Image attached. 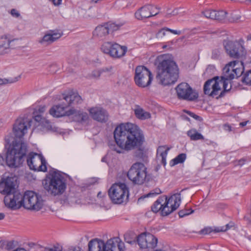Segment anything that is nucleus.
I'll list each match as a JSON object with an SVG mask.
<instances>
[{
	"instance_id": "nucleus-39",
	"label": "nucleus",
	"mask_w": 251,
	"mask_h": 251,
	"mask_svg": "<svg viewBox=\"0 0 251 251\" xmlns=\"http://www.w3.org/2000/svg\"><path fill=\"white\" fill-rule=\"evenodd\" d=\"M100 70L102 75L104 74V76H110L113 74V68L111 66L104 67Z\"/></svg>"
},
{
	"instance_id": "nucleus-1",
	"label": "nucleus",
	"mask_w": 251,
	"mask_h": 251,
	"mask_svg": "<svg viewBox=\"0 0 251 251\" xmlns=\"http://www.w3.org/2000/svg\"><path fill=\"white\" fill-rule=\"evenodd\" d=\"M32 120L27 117H19L13 126L15 138L11 133L8 134L4 138L5 148L7 149L6 163L10 167H18L24 161L26 153L27 146L22 139L31 126Z\"/></svg>"
},
{
	"instance_id": "nucleus-42",
	"label": "nucleus",
	"mask_w": 251,
	"mask_h": 251,
	"mask_svg": "<svg viewBox=\"0 0 251 251\" xmlns=\"http://www.w3.org/2000/svg\"><path fill=\"white\" fill-rule=\"evenodd\" d=\"M149 10L151 13V17L154 16L159 13V9L155 6L149 5Z\"/></svg>"
},
{
	"instance_id": "nucleus-26",
	"label": "nucleus",
	"mask_w": 251,
	"mask_h": 251,
	"mask_svg": "<svg viewBox=\"0 0 251 251\" xmlns=\"http://www.w3.org/2000/svg\"><path fill=\"white\" fill-rule=\"evenodd\" d=\"M109 33V28L105 24L97 26L93 31V35L98 38H103Z\"/></svg>"
},
{
	"instance_id": "nucleus-46",
	"label": "nucleus",
	"mask_w": 251,
	"mask_h": 251,
	"mask_svg": "<svg viewBox=\"0 0 251 251\" xmlns=\"http://www.w3.org/2000/svg\"><path fill=\"white\" fill-rule=\"evenodd\" d=\"M161 193V190L159 189H155L152 191H151L150 193L147 195V197H152L154 196H156V195L159 194Z\"/></svg>"
},
{
	"instance_id": "nucleus-25",
	"label": "nucleus",
	"mask_w": 251,
	"mask_h": 251,
	"mask_svg": "<svg viewBox=\"0 0 251 251\" xmlns=\"http://www.w3.org/2000/svg\"><path fill=\"white\" fill-rule=\"evenodd\" d=\"M62 34L59 32H51L45 34L39 43L43 44L44 43L50 44L60 38Z\"/></svg>"
},
{
	"instance_id": "nucleus-41",
	"label": "nucleus",
	"mask_w": 251,
	"mask_h": 251,
	"mask_svg": "<svg viewBox=\"0 0 251 251\" xmlns=\"http://www.w3.org/2000/svg\"><path fill=\"white\" fill-rule=\"evenodd\" d=\"M193 212V210L190 209H183L179 211L178 212V215L179 217L182 218L186 216L189 215Z\"/></svg>"
},
{
	"instance_id": "nucleus-55",
	"label": "nucleus",
	"mask_w": 251,
	"mask_h": 251,
	"mask_svg": "<svg viewBox=\"0 0 251 251\" xmlns=\"http://www.w3.org/2000/svg\"><path fill=\"white\" fill-rule=\"evenodd\" d=\"M247 122H241L240 123V126L242 127H243L244 126H245L247 124Z\"/></svg>"
},
{
	"instance_id": "nucleus-56",
	"label": "nucleus",
	"mask_w": 251,
	"mask_h": 251,
	"mask_svg": "<svg viewBox=\"0 0 251 251\" xmlns=\"http://www.w3.org/2000/svg\"><path fill=\"white\" fill-rule=\"evenodd\" d=\"M5 217V215L3 213H0V220L3 219Z\"/></svg>"
},
{
	"instance_id": "nucleus-21",
	"label": "nucleus",
	"mask_w": 251,
	"mask_h": 251,
	"mask_svg": "<svg viewBox=\"0 0 251 251\" xmlns=\"http://www.w3.org/2000/svg\"><path fill=\"white\" fill-rule=\"evenodd\" d=\"M105 251H122L124 243L118 238L110 239L105 243Z\"/></svg>"
},
{
	"instance_id": "nucleus-45",
	"label": "nucleus",
	"mask_w": 251,
	"mask_h": 251,
	"mask_svg": "<svg viewBox=\"0 0 251 251\" xmlns=\"http://www.w3.org/2000/svg\"><path fill=\"white\" fill-rule=\"evenodd\" d=\"M15 81L16 80H13V79H8L6 78H0V85H4L8 83H12Z\"/></svg>"
},
{
	"instance_id": "nucleus-7",
	"label": "nucleus",
	"mask_w": 251,
	"mask_h": 251,
	"mask_svg": "<svg viewBox=\"0 0 251 251\" xmlns=\"http://www.w3.org/2000/svg\"><path fill=\"white\" fill-rule=\"evenodd\" d=\"M45 188L53 196L62 194L66 189V182L65 178L60 174L54 173L51 176L48 186Z\"/></svg>"
},
{
	"instance_id": "nucleus-51",
	"label": "nucleus",
	"mask_w": 251,
	"mask_h": 251,
	"mask_svg": "<svg viewBox=\"0 0 251 251\" xmlns=\"http://www.w3.org/2000/svg\"><path fill=\"white\" fill-rule=\"evenodd\" d=\"M211 232V230L209 228H205L201 231V233L202 234H207Z\"/></svg>"
},
{
	"instance_id": "nucleus-59",
	"label": "nucleus",
	"mask_w": 251,
	"mask_h": 251,
	"mask_svg": "<svg viewBox=\"0 0 251 251\" xmlns=\"http://www.w3.org/2000/svg\"><path fill=\"white\" fill-rule=\"evenodd\" d=\"M226 228L224 229H221V230L222 231H226V230H227L228 228H229V226H228V224H227L226 225Z\"/></svg>"
},
{
	"instance_id": "nucleus-23",
	"label": "nucleus",
	"mask_w": 251,
	"mask_h": 251,
	"mask_svg": "<svg viewBox=\"0 0 251 251\" xmlns=\"http://www.w3.org/2000/svg\"><path fill=\"white\" fill-rule=\"evenodd\" d=\"M89 251H105V243L97 238L91 240L88 243Z\"/></svg>"
},
{
	"instance_id": "nucleus-32",
	"label": "nucleus",
	"mask_w": 251,
	"mask_h": 251,
	"mask_svg": "<svg viewBox=\"0 0 251 251\" xmlns=\"http://www.w3.org/2000/svg\"><path fill=\"white\" fill-rule=\"evenodd\" d=\"M187 135L189 137L191 140L197 141L199 140H203V136L198 132L196 129L192 128L187 132Z\"/></svg>"
},
{
	"instance_id": "nucleus-2",
	"label": "nucleus",
	"mask_w": 251,
	"mask_h": 251,
	"mask_svg": "<svg viewBox=\"0 0 251 251\" xmlns=\"http://www.w3.org/2000/svg\"><path fill=\"white\" fill-rule=\"evenodd\" d=\"M115 143H109L112 151L123 153L124 151H130L140 146L144 140L142 131L136 125L131 123L121 124L114 131Z\"/></svg>"
},
{
	"instance_id": "nucleus-36",
	"label": "nucleus",
	"mask_w": 251,
	"mask_h": 251,
	"mask_svg": "<svg viewBox=\"0 0 251 251\" xmlns=\"http://www.w3.org/2000/svg\"><path fill=\"white\" fill-rule=\"evenodd\" d=\"M215 18L214 20L222 21L226 17L227 13L224 10L216 11L215 10Z\"/></svg>"
},
{
	"instance_id": "nucleus-11",
	"label": "nucleus",
	"mask_w": 251,
	"mask_h": 251,
	"mask_svg": "<svg viewBox=\"0 0 251 251\" xmlns=\"http://www.w3.org/2000/svg\"><path fill=\"white\" fill-rule=\"evenodd\" d=\"M26 161L31 170L44 172L47 171L46 160L41 154L35 152L29 153L27 155Z\"/></svg>"
},
{
	"instance_id": "nucleus-9",
	"label": "nucleus",
	"mask_w": 251,
	"mask_h": 251,
	"mask_svg": "<svg viewBox=\"0 0 251 251\" xmlns=\"http://www.w3.org/2000/svg\"><path fill=\"white\" fill-rule=\"evenodd\" d=\"M151 72L144 66H138L135 69L134 81L139 87L145 88L149 86L152 80Z\"/></svg>"
},
{
	"instance_id": "nucleus-31",
	"label": "nucleus",
	"mask_w": 251,
	"mask_h": 251,
	"mask_svg": "<svg viewBox=\"0 0 251 251\" xmlns=\"http://www.w3.org/2000/svg\"><path fill=\"white\" fill-rule=\"evenodd\" d=\"M134 113L138 119L142 120L148 119L151 117V114L149 112L145 111L139 106L137 107L135 109Z\"/></svg>"
},
{
	"instance_id": "nucleus-35",
	"label": "nucleus",
	"mask_w": 251,
	"mask_h": 251,
	"mask_svg": "<svg viewBox=\"0 0 251 251\" xmlns=\"http://www.w3.org/2000/svg\"><path fill=\"white\" fill-rule=\"evenodd\" d=\"M169 31L174 34L180 35L181 31L171 29L168 28H163L158 31L157 35L159 37H162L165 35V31Z\"/></svg>"
},
{
	"instance_id": "nucleus-47",
	"label": "nucleus",
	"mask_w": 251,
	"mask_h": 251,
	"mask_svg": "<svg viewBox=\"0 0 251 251\" xmlns=\"http://www.w3.org/2000/svg\"><path fill=\"white\" fill-rule=\"evenodd\" d=\"M101 75L100 70H95L92 73V76L95 78H99Z\"/></svg>"
},
{
	"instance_id": "nucleus-50",
	"label": "nucleus",
	"mask_w": 251,
	"mask_h": 251,
	"mask_svg": "<svg viewBox=\"0 0 251 251\" xmlns=\"http://www.w3.org/2000/svg\"><path fill=\"white\" fill-rule=\"evenodd\" d=\"M80 113H81V112L80 111L76 112L74 109V114H72V115H74V120L77 122V119H81Z\"/></svg>"
},
{
	"instance_id": "nucleus-54",
	"label": "nucleus",
	"mask_w": 251,
	"mask_h": 251,
	"mask_svg": "<svg viewBox=\"0 0 251 251\" xmlns=\"http://www.w3.org/2000/svg\"><path fill=\"white\" fill-rule=\"evenodd\" d=\"M4 162L5 161L3 157L0 155V166H3Z\"/></svg>"
},
{
	"instance_id": "nucleus-15",
	"label": "nucleus",
	"mask_w": 251,
	"mask_h": 251,
	"mask_svg": "<svg viewBox=\"0 0 251 251\" xmlns=\"http://www.w3.org/2000/svg\"><path fill=\"white\" fill-rule=\"evenodd\" d=\"M137 243L141 249L151 250L157 244L158 239L153 235L149 233H143L137 237Z\"/></svg>"
},
{
	"instance_id": "nucleus-61",
	"label": "nucleus",
	"mask_w": 251,
	"mask_h": 251,
	"mask_svg": "<svg viewBox=\"0 0 251 251\" xmlns=\"http://www.w3.org/2000/svg\"><path fill=\"white\" fill-rule=\"evenodd\" d=\"M13 244V242H9L7 244V247H8L9 249L11 248V246Z\"/></svg>"
},
{
	"instance_id": "nucleus-40",
	"label": "nucleus",
	"mask_w": 251,
	"mask_h": 251,
	"mask_svg": "<svg viewBox=\"0 0 251 251\" xmlns=\"http://www.w3.org/2000/svg\"><path fill=\"white\" fill-rule=\"evenodd\" d=\"M203 15L207 18L214 19L215 18V10L207 9L202 12Z\"/></svg>"
},
{
	"instance_id": "nucleus-22",
	"label": "nucleus",
	"mask_w": 251,
	"mask_h": 251,
	"mask_svg": "<svg viewBox=\"0 0 251 251\" xmlns=\"http://www.w3.org/2000/svg\"><path fill=\"white\" fill-rule=\"evenodd\" d=\"M9 34H5L0 37V53H7L10 48V44L13 41Z\"/></svg>"
},
{
	"instance_id": "nucleus-44",
	"label": "nucleus",
	"mask_w": 251,
	"mask_h": 251,
	"mask_svg": "<svg viewBox=\"0 0 251 251\" xmlns=\"http://www.w3.org/2000/svg\"><path fill=\"white\" fill-rule=\"evenodd\" d=\"M81 119H77V122H84L87 121L89 118L88 115L86 112L80 113Z\"/></svg>"
},
{
	"instance_id": "nucleus-10",
	"label": "nucleus",
	"mask_w": 251,
	"mask_h": 251,
	"mask_svg": "<svg viewBox=\"0 0 251 251\" xmlns=\"http://www.w3.org/2000/svg\"><path fill=\"white\" fill-rule=\"evenodd\" d=\"M244 67L242 61H233L228 63L223 69L224 78L233 79L238 78L243 73Z\"/></svg>"
},
{
	"instance_id": "nucleus-38",
	"label": "nucleus",
	"mask_w": 251,
	"mask_h": 251,
	"mask_svg": "<svg viewBox=\"0 0 251 251\" xmlns=\"http://www.w3.org/2000/svg\"><path fill=\"white\" fill-rule=\"evenodd\" d=\"M106 24L108 28H109V32L116 31L123 25L122 24H116L114 23H106Z\"/></svg>"
},
{
	"instance_id": "nucleus-43",
	"label": "nucleus",
	"mask_w": 251,
	"mask_h": 251,
	"mask_svg": "<svg viewBox=\"0 0 251 251\" xmlns=\"http://www.w3.org/2000/svg\"><path fill=\"white\" fill-rule=\"evenodd\" d=\"M221 55V51L219 49H215L212 51L211 58L213 59H218Z\"/></svg>"
},
{
	"instance_id": "nucleus-49",
	"label": "nucleus",
	"mask_w": 251,
	"mask_h": 251,
	"mask_svg": "<svg viewBox=\"0 0 251 251\" xmlns=\"http://www.w3.org/2000/svg\"><path fill=\"white\" fill-rule=\"evenodd\" d=\"M10 13L13 17L15 18H18L20 16L19 12L15 9H11Z\"/></svg>"
},
{
	"instance_id": "nucleus-20",
	"label": "nucleus",
	"mask_w": 251,
	"mask_h": 251,
	"mask_svg": "<svg viewBox=\"0 0 251 251\" xmlns=\"http://www.w3.org/2000/svg\"><path fill=\"white\" fill-rule=\"evenodd\" d=\"M33 118L34 120L40 124H43L44 123H49L48 120L42 117V114H43L46 110L47 107L46 105H40L35 107H33Z\"/></svg>"
},
{
	"instance_id": "nucleus-64",
	"label": "nucleus",
	"mask_w": 251,
	"mask_h": 251,
	"mask_svg": "<svg viewBox=\"0 0 251 251\" xmlns=\"http://www.w3.org/2000/svg\"><path fill=\"white\" fill-rule=\"evenodd\" d=\"M93 0L95 1V2H96L98 1V0Z\"/></svg>"
},
{
	"instance_id": "nucleus-60",
	"label": "nucleus",
	"mask_w": 251,
	"mask_h": 251,
	"mask_svg": "<svg viewBox=\"0 0 251 251\" xmlns=\"http://www.w3.org/2000/svg\"><path fill=\"white\" fill-rule=\"evenodd\" d=\"M48 251H60L57 250L56 248H53V249H50Z\"/></svg>"
},
{
	"instance_id": "nucleus-33",
	"label": "nucleus",
	"mask_w": 251,
	"mask_h": 251,
	"mask_svg": "<svg viewBox=\"0 0 251 251\" xmlns=\"http://www.w3.org/2000/svg\"><path fill=\"white\" fill-rule=\"evenodd\" d=\"M216 80H217V82L218 83V86L219 87V93L220 95H222V88L221 86H223L225 91L229 90L230 89V86L229 88H228V81L231 79H226L225 78H224V75L222 76L221 79H219L218 77L216 78Z\"/></svg>"
},
{
	"instance_id": "nucleus-27",
	"label": "nucleus",
	"mask_w": 251,
	"mask_h": 251,
	"mask_svg": "<svg viewBox=\"0 0 251 251\" xmlns=\"http://www.w3.org/2000/svg\"><path fill=\"white\" fill-rule=\"evenodd\" d=\"M135 16L138 20H142L151 17L149 6L146 5L141 7L135 13Z\"/></svg>"
},
{
	"instance_id": "nucleus-52",
	"label": "nucleus",
	"mask_w": 251,
	"mask_h": 251,
	"mask_svg": "<svg viewBox=\"0 0 251 251\" xmlns=\"http://www.w3.org/2000/svg\"><path fill=\"white\" fill-rule=\"evenodd\" d=\"M224 129L226 131H231L232 130L231 126L228 124H225L224 126Z\"/></svg>"
},
{
	"instance_id": "nucleus-29",
	"label": "nucleus",
	"mask_w": 251,
	"mask_h": 251,
	"mask_svg": "<svg viewBox=\"0 0 251 251\" xmlns=\"http://www.w3.org/2000/svg\"><path fill=\"white\" fill-rule=\"evenodd\" d=\"M115 47H116L115 52L112 53V57L115 58H119L124 56L126 52L127 51V48L126 46H122L118 44H115Z\"/></svg>"
},
{
	"instance_id": "nucleus-3",
	"label": "nucleus",
	"mask_w": 251,
	"mask_h": 251,
	"mask_svg": "<svg viewBox=\"0 0 251 251\" xmlns=\"http://www.w3.org/2000/svg\"><path fill=\"white\" fill-rule=\"evenodd\" d=\"M156 79L163 86L175 84L179 77V69L172 55L163 54L157 58Z\"/></svg>"
},
{
	"instance_id": "nucleus-14",
	"label": "nucleus",
	"mask_w": 251,
	"mask_h": 251,
	"mask_svg": "<svg viewBox=\"0 0 251 251\" xmlns=\"http://www.w3.org/2000/svg\"><path fill=\"white\" fill-rule=\"evenodd\" d=\"M176 89L177 97L179 99L194 101L199 97L198 93L185 82L178 84Z\"/></svg>"
},
{
	"instance_id": "nucleus-62",
	"label": "nucleus",
	"mask_w": 251,
	"mask_h": 251,
	"mask_svg": "<svg viewBox=\"0 0 251 251\" xmlns=\"http://www.w3.org/2000/svg\"><path fill=\"white\" fill-rule=\"evenodd\" d=\"M247 40H251V34L248 35L247 36Z\"/></svg>"
},
{
	"instance_id": "nucleus-12",
	"label": "nucleus",
	"mask_w": 251,
	"mask_h": 251,
	"mask_svg": "<svg viewBox=\"0 0 251 251\" xmlns=\"http://www.w3.org/2000/svg\"><path fill=\"white\" fill-rule=\"evenodd\" d=\"M244 41L240 39L238 41H229L225 46L226 52L232 58H240L246 54V50L243 46Z\"/></svg>"
},
{
	"instance_id": "nucleus-8",
	"label": "nucleus",
	"mask_w": 251,
	"mask_h": 251,
	"mask_svg": "<svg viewBox=\"0 0 251 251\" xmlns=\"http://www.w3.org/2000/svg\"><path fill=\"white\" fill-rule=\"evenodd\" d=\"M23 199V206L28 209L39 211L44 205L41 196L32 191L25 192Z\"/></svg>"
},
{
	"instance_id": "nucleus-16",
	"label": "nucleus",
	"mask_w": 251,
	"mask_h": 251,
	"mask_svg": "<svg viewBox=\"0 0 251 251\" xmlns=\"http://www.w3.org/2000/svg\"><path fill=\"white\" fill-rule=\"evenodd\" d=\"M91 117L100 123H105L108 119L107 112L101 107H94L89 110Z\"/></svg>"
},
{
	"instance_id": "nucleus-37",
	"label": "nucleus",
	"mask_w": 251,
	"mask_h": 251,
	"mask_svg": "<svg viewBox=\"0 0 251 251\" xmlns=\"http://www.w3.org/2000/svg\"><path fill=\"white\" fill-rule=\"evenodd\" d=\"M242 81L246 85H251V70L247 72L244 75Z\"/></svg>"
},
{
	"instance_id": "nucleus-4",
	"label": "nucleus",
	"mask_w": 251,
	"mask_h": 251,
	"mask_svg": "<svg viewBox=\"0 0 251 251\" xmlns=\"http://www.w3.org/2000/svg\"><path fill=\"white\" fill-rule=\"evenodd\" d=\"M17 178L7 177L5 181L0 182V193L5 195L4 202L6 206L17 209L23 205V195L16 190Z\"/></svg>"
},
{
	"instance_id": "nucleus-17",
	"label": "nucleus",
	"mask_w": 251,
	"mask_h": 251,
	"mask_svg": "<svg viewBox=\"0 0 251 251\" xmlns=\"http://www.w3.org/2000/svg\"><path fill=\"white\" fill-rule=\"evenodd\" d=\"M67 107L63 104V101L61 104L53 106L49 110L50 115L54 117H61L65 116H70L74 113V109H70L67 110Z\"/></svg>"
},
{
	"instance_id": "nucleus-30",
	"label": "nucleus",
	"mask_w": 251,
	"mask_h": 251,
	"mask_svg": "<svg viewBox=\"0 0 251 251\" xmlns=\"http://www.w3.org/2000/svg\"><path fill=\"white\" fill-rule=\"evenodd\" d=\"M165 201V196H161L153 203L151 206V210L154 213H157L160 211L162 214V207L163 202Z\"/></svg>"
},
{
	"instance_id": "nucleus-18",
	"label": "nucleus",
	"mask_w": 251,
	"mask_h": 251,
	"mask_svg": "<svg viewBox=\"0 0 251 251\" xmlns=\"http://www.w3.org/2000/svg\"><path fill=\"white\" fill-rule=\"evenodd\" d=\"M203 91L205 94L214 97L219 94V87L216 78L208 80L205 82L203 86Z\"/></svg>"
},
{
	"instance_id": "nucleus-53",
	"label": "nucleus",
	"mask_w": 251,
	"mask_h": 251,
	"mask_svg": "<svg viewBox=\"0 0 251 251\" xmlns=\"http://www.w3.org/2000/svg\"><path fill=\"white\" fill-rule=\"evenodd\" d=\"M50 1H51L54 5H59L62 0H50Z\"/></svg>"
},
{
	"instance_id": "nucleus-63",
	"label": "nucleus",
	"mask_w": 251,
	"mask_h": 251,
	"mask_svg": "<svg viewBox=\"0 0 251 251\" xmlns=\"http://www.w3.org/2000/svg\"><path fill=\"white\" fill-rule=\"evenodd\" d=\"M101 195V192H99L98 194V197H100Z\"/></svg>"
},
{
	"instance_id": "nucleus-6",
	"label": "nucleus",
	"mask_w": 251,
	"mask_h": 251,
	"mask_svg": "<svg viewBox=\"0 0 251 251\" xmlns=\"http://www.w3.org/2000/svg\"><path fill=\"white\" fill-rule=\"evenodd\" d=\"M147 175V168L145 165L141 162H136L131 166L127 176L133 183L141 185L145 181Z\"/></svg>"
},
{
	"instance_id": "nucleus-5",
	"label": "nucleus",
	"mask_w": 251,
	"mask_h": 251,
	"mask_svg": "<svg viewBox=\"0 0 251 251\" xmlns=\"http://www.w3.org/2000/svg\"><path fill=\"white\" fill-rule=\"evenodd\" d=\"M128 189L124 183L113 184L108 191L109 196L112 201L115 204H121L128 198Z\"/></svg>"
},
{
	"instance_id": "nucleus-19",
	"label": "nucleus",
	"mask_w": 251,
	"mask_h": 251,
	"mask_svg": "<svg viewBox=\"0 0 251 251\" xmlns=\"http://www.w3.org/2000/svg\"><path fill=\"white\" fill-rule=\"evenodd\" d=\"M61 100H63V104L66 105L67 107L80 103L82 101V99L78 94L74 92H71L66 95H63Z\"/></svg>"
},
{
	"instance_id": "nucleus-57",
	"label": "nucleus",
	"mask_w": 251,
	"mask_h": 251,
	"mask_svg": "<svg viewBox=\"0 0 251 251\" xmlns=\"http://www.w3.org/2000/svg\"><path fill=\"white\" fill-rule=\"evenodd\" d=\"M125 241H126V242H127V243H129V244H131V243H132V242L131 241H129V239H127V238H126V235H125Z\"/></svg>"
},
{
	"instance_id": "nucleus-28",
	"label": "nucleus",
	"mask_w": 251,
	"mask_h": 251,
	"mask_svg": "<svg viewBox=\"0 0 251 251\" xmlns=\"http://www.w3.org/2000/svg\"><path fill=\"white\" fill-rule=\"evenodd\" d=\"M115 43L107 42L104 43L101 47V50L104 53L109 54L111 57H112L113 52H115L116 47H115Z\"/></svg>"
},
{
	"instance_id": "nucleus-58",
	"label": "nucleus",
	"mask_w": 251,
	"mask_h": 251,
	"mask_svg": "<svg viewBox=\"0 0 251 251\" xmlns=\"http://www.w3.org/2000/svg\"><path fill=\"white\" fill-rule=\"evenodd\" d=\"M125 241H126V242H127V243H129V244H131V243H132V242L131 241H129V239H127V238H126V235H125Z\"/></svg>"
},
{
	"instance_id": "nucleus-34",
	"label": "nucleus",
	"mask_w": 251,
	"mask_h": 251,
	"mask_svg": "<svg viewBox=\"0 0 251 251\" xmlns=\"http://www.w3.org/2000/svg\"><path fill=\"white\" fill-rule=\"evenodd\" d=\"M186 158V155L185 153H180L171 161L170 165L171 166H174L177 164L182 163L184 162Z\"/></svg>"
},
{
	"instance_id": "nucleus-48",
	"label": "nucleus",
	"mask_w": 251,
	"mask_h": 251,
	"mask_svg": "<svg viewBox=\"0 0 251 251\" xmlns=\"http://www.w3.org/2000/svg\"><path fill=\"white\" fill-rule=\"evenodd\" d=\"M187 113L190 116H191V117H193V118H194L195 119H196L197 120L201 121L202 120V118L200 116L195 114V113H194L193 112H191L190 111H187Z\"/></svg>"
},
{
	"instance_id": "nucleus-24",
	"label": "nucleus",
	"mask_w": 251,
	"mask_h": 251,
	"mask_svg": "<svg viewBox=\"0 0 251 251\" xmlns=\"http://www.w3.org/2000/svg\"><path fill=\"white\" fill-rule=\"evenodd\" d=\"M170 148L166 146H159L157 150V158L163 166L166 165V157Z\"/></svg>"
},
{
	"instance_id": "nucleus-13",
	"label": "nucleus",
	"mask_w": 251,
	"mask_h": 251,
	"mask_svg": "<svg viewBox=\"0 0 251 251\" xmlns=\"http://www.w3.org/2000/svg\"><path fill=\"white\" fill-rule=\"evenodd\" d=\"M180 202V194H175L169 198L165 196V201L162 207V215L167 216L175 211L179 206Z\"/></svg>"
}]
</instances>
